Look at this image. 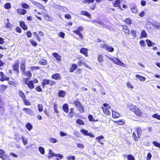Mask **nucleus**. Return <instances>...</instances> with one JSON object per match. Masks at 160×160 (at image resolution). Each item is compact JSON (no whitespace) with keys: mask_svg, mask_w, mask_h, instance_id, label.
Instances as JSON below:
<instances>
[{"mask_svg":"<svg viewBox=\"0 0 160 160\" xmlns=\"http://www.w3.org/2000/svg\"><path fill=\"white\" fill-rule=\"evenodd\" d=\"M0 75L1 76V81H3L4 80H7L8 81L9 80V78L6 77V76L5 78H3V77H4L5 75L2 72H0Z\"/></svg>","mask_w":160,"mask_h":160,"instance_id":"13","label":"nucleus"},{"mask_svg":"<svg viewBox=\"0 0 160 160\" xmlns=\"http://www.w3.org/2000/svg\"><path fill=\"white\" fill-rule=\"evenodd\" d=\"M141 36L142 38H146L147 37V34L145 30H142L141 32Z\"/></svg>","mask_w":160,"mask_h":160,"instance_id":"32","label":"nucleus"},{"mask_svg":"<svg viewBox=\"0 0 160 160\" xmlns=\"http://www.w3.org/2000/svg\"><path fill=\"white\" fill-rule=\"evenodd\" d=\"M81 12V14L86 16L90 18H91V14L86 11H82Z\"/></svg>","mask_w":160,"mask_h":160,"instance_id":"18","label":"nucleus"},{"mask_svg":"<svg viewBox=\"0 0 160 160\" xmlns=\"http://www.w3.org/2000/svg\"><path fill=\"white\" fill-rule=\"evenodd\" d=\"M74 103L77 108L79 110L80 112L82 113L84 112V108L83 106L81 105L80 102L78 100H74Z\"/></svg>","mask_w":160,"mask_h":160,"instance_id":"1","label":"nucleus"},{"mask_svg":"<svg viewBox=\"0 0 160 160\" xmlns=\"http://www.w3.org/2000/svg\"><path fill=\"white\" fill-rule=\"evenodd\" d=\"M53 109H54L55 112L56 113H57L58 112V111L57 109V105L56 104H54L53 106Z\"/></svg>","mask_w":160,"mask_h":160,"instance_id":"48","label":"nucleus"},{"mask_svg":"<svg viewBox=\"0 0 160 160\" xmlns=\"http://www.w3.org/2000/svg\"><path fill=\"white\" fill-rule=\"evenodd\" d=\"M102 109L103 112L106 115H109L110 114L111 112L108 108L102 107Z\"/></svg>","mask_w":160,"mask_h":160,"instance_id":"23","label":"nucleus"},{"mask_svg":"<svg viewBox=\"0 0 160 160\" xmlns=\"http://www.w3.org/2000/svg\"><path fill=\"white\" fill-rule=\"evenodd\" d=\"M152 143L153 145L156 147L160 148V143L157 142L155 141H153Z\"/></svg>","mask_w":160,"mask_h":160,"instance_id":"40","label":"nucleus"},{"mask_svg":"<svg viewBox=\"0 0 160 160\" xmlns=\"http://www.w3.org/2000/svg\"><path fill=\"white\" fill-rule=\"evenodd\" d=\"M153 26L155 27L157 29L159 30L160 29V24L158 22H155L153 23H151Z\"/></svg>","mask_w":160,"mask_h":160,"instance_id":"21","label":"nucleus"},{"mask_svg":"<svg viewBox=\"0 0 160 160\" xmlns=\"http://www.w3.org/2000/svg\"><path fill=\"white\" fill-rule=\"evenodd\" d=\"M21 138L22 139L23 144L24 145H26L28 143L27 139L26 138H25L23 136Z\"/></svg>","mask_w":160,"mask_h":160,"instance_id":"38","label":"nucleus"},{"mask_svg":"<svg viewBox=\"0 0 160 160\" xmlns=\"http://www.w3.org/2000/svg\"><path fill=\"white\" fill-rule=\"evenodd\" d=\"M113 5L114 7H118L119 6L120 4V0H116L115 1L113 2Z\"/></svg>","mask_w":160,"mask_h":160,"instance_id":"20","label":"nucleus"},{"mask_svg":"<svg viewBox=\"0 0 160 160\" xmlns=\"http://www.w3.org/2000/svg\"><path fill=\"white\" fill-rule=\"evenodd\" d=\"M38 111L39 112H41L42 111L43 107H42V104H38Z\"/></svg>","mask_w":160,"mask_h":160,"instance_id":"44","label":"nucleus"},{"mask_svg":"<svg viewBox=\"0 0 160 160\" xmlns=\"http://www.w3.org/2000/svg\"><path fill=\"white\" fill-rule=\"evenodd\" d=\"M49 140L50 142L52 143H55L57 142V140L56 139L52 138H50Z\"/></svg>","mask_w":160,"mask_h":160,"instance_id":"34","label":"nucleus"},{"mask_svg":"<svg viewBox=\"0 0 160 160\" xmlns=\"http://www.w3.org/2000/svg\"><path fill=\"white\" fill-rule=\"evenodd\" d=\"M24 101V104L26 105H29L30 104V102L25 98L22 99Z\"/></svg>","mask_w":160,"mask_h":160,"instance_id":"45","label":"nucleus"},{"mask_svg":"<svg viewBox=\"0 0 160 160\" xmlns=\"http://www.w3.org/2000/svg\"><path fill=\"white\" fill-rule=\"evenodd\" d=\"M65 18L69 19H70L71 18V15L69 14H66L65 15Z\"/></svg>","mask_w":160,"mask_h":160,"instance_id":"64","label":"nucleus"},{"mask_svg":"<svg viewBox=\"0 0 160 160\" xmlns=\"http://www.w3.org/2000/svg\"><path fill=\"white\" fill-rule=\"evenodd\" d=\"M26 76L29 78H31L32 76V74L31 72L29 71L26 72Z\"/></svg>","mask_w":160,"mask_h":160,"instance_id":"53","label":"nucleus"},{"mask_svg":"<svg viewBox=\"0 0 160 160\" xmlns=\"http://www.w3.org/2000/svg\"><path fill=\"white\" fill-rule=\"evenodd\" d=\"M39 150L42 154H44L45 150L42 147H39Z\"/></svg>","mask_w":160,"mask_h":160,"instance_id":"39","label":"nucleus"},{"mask_svg":"<svg viewBox=\"0 0 160 160\" xmlns=\"http://www.w3.org/2000/svg\"><path fill=\"white\" fill-rule=\"evenodd\" d=\"M99 25L102 27L106 28V25H105L103 23L100 21L99 23L98 24Z\"/></svg>","mask_w":160,"mask_h":160,"instance_id":"56","label":"nucleus"},{"mask_svg":"<svg viewBox=\"0 0 160 160\" xmlns=\"http://www.w3.org/2000/svg\"><path fill=\"white\" fill-rule=\"evenodd\" d=\"M100 47L101 48H104L106 50L110 52H112L114 50L113 48L110 46L106 44H103L100 45Z\"/></svg>","mask_w":160,"mask_h":160,"instance_id":"2","label":"nucleus"},{"mask_svg":"<svg viewBox=\"0 0 160 160\" xmlns=\"http://www.w3.org/2000/svg\"><path fill=\"white\" fill-rule=\"evenodd\" d=\"M36 90L38 92H40L42 91V89L40 86H37L36 88Z\"/></svg>","mask_w":160,"mask_h":160,"instance_id":"59","label":"nucleus"},{"mask_svg":"<svg viewBox=\"0 0 160 160\" xmlns=\"http://www.w3.org/2000/svg\"><path fill=\"white\" fill-rule=\"evenodd\" d=\"M136 77L138 79L141 81H144L146 79V78L144 77H142L139 75H137Z\"/></svg>","mask_w":160,"mask_h":160,"instance_id":"28","label":"nucleus"},{"mask_svg":"<svg viewBox=\"0 0 160 160\" xmlns=\"http://www.w3.org/2000/svg\"><path fill=\"white\" fill-rule=\"evenodd\" d=\"M76 122L78 123L80 125H84V122L83 121L80 119H77L76 120Z\"/></svg>","mask_w":160,"mask_h":160,"instance_id":"37","label":"nucleus"},{"mask_svg":"<svg viewBox=\"0 0 160 160\" xmlns=\"http://www.w3.org/2000/svg\"><path fill=\"white\" fill-rule=\"evenodd\" d=\"M68 105L66 104H64L62 107L63 111L66 112H68Z\"/></svg>","mask_w":160,"mask_h":160,"instance_id":"26","label":"nucleus"},{"mask_svg":"<svg viewBox=\"0 0 160 160\" xmlns=\"http://www.w3.org/2000/svg\"><path fill=\"white\" fill-rule=\"evenodd\" d=\"M136 31L135 30H131V33L132 35V37L135 38L136 36Z\"/></svg>","mask_w":160,"mask_h":160,"instance_id":"50","label":"nucleus"},{"mask_svg":"<svg viewBox=\"0 0 160 160\" xmlns=\"http://www.w3.org/2000/svg\"><path fill=\"white\" fill-rule=\"evenodd\" d=\"M80 52L83 54H84L86 57L88 56V49L87 48H82L80 50Z\"/></svg>","mask_w":160,"mask_h":160,"instance_id":"9","label":"nucleus"},{"mask_svg":"<svg viewBox=\"0 0 160 160\" xmlns=\"http://www.w3.org/2000/svg\"><path fill=\"white\" fill-rule=\"evenodd\" d=\"M49 80L47 79H44L42 80V86L44 87L45 85H46L47 84H49Z\"/></svg>","mask_w":160,"mask_h":160,"instance_id":"24","label":"nucleus"},{"mask_svg":"<svg viewBox=\"0 0 160 160\" xmlns=\"http://www.w3.org/2000/svg\"><path fill=\"white\" fill-rule=\"evenodd\" d=\"M19 61L18 60H16L15 63L12 66V69L14 71L17 70L18 69L19 65Z\"/></svg>","mask_w":160,"mask_h":160,"instance_id":"5","label":"nucleus"},{"mask_svg":"<svg viewBox=\"0 0 160 160\" xmlns=\"http://www.w3.org/2000/svg\"><path fill=\"white\" fill-rule=\"evenodd\" d=\"M103 138H104V137L103 136H99V137L97 138H96V139L98 142H100L101 139H103Z\"/></svg>","mask_w":160,"mask_h":160,"instance_id":"60","label":"nucleus"},{"mask_svg":"<svg viewBox=\"0 0 160 160\" xmlns=\"http://www.w3.org/2000/svg\"><path fill=\"white\" fill-rule=\"evenodd\" d=\"M58 35H59V37H60L62 38H64V36H65V34L64 33L62 32H60Z\"/></svg>","mask_w":160,"mask_h":160,"instance_id":"51","label":"nucleus"},{"mask_svg":"<svg viewBox=\"0 0 160 160\" xmlns=\"http://www.w3.org/2000/svg\"><path fill=\"white\" fill-rule=\"evenodd\" d=\"M4 7L5 8L9 9L11 8V5L10 3H8L4 5Z\"/></svg>","mask_w":160,"mask_h":160,"instance_id":"41","label":"nucleus"},{"mask_svg":"<svg viewBox=\"0 0 160 160\" xmlns=\"http://www.w3.org/2000/svg\"><path fill=\"white\" fill-rule=\"evenodd\" d=\"M88 119L90 121H95V119L93 118L92 115H89L88 116Z\"/></svg>","mask_w":160,"mask_h":160,"instance_id":"47","label":"nucleus"},{"mask_svg":"<svg viewBox=\"0 0 160 160\" xmlns=\"http://www.w3.org/2000/svg\"><path fill=\"white\" fill-rule=\"evenodd\" d=\"M20 25L24 30H27L28 29L27 27L25 25L23 21L20 22Z\"/></svg>","mask_w":160,"mask_h":160,"instance_id":"19","label":"nucleus"},{"mask_svg":"<svg viewBox=\"0 0 160 160\" xmlns=\"http://www.w3.org/2000/svg\"><path fill=\"white\" fill-rule=\"evenodd\" d=\"M146 42L147 43L148 46L149 47H151L154 45H155V43L152 42L149 39H147L146 40Z\"/></svg>","mask_w":160,"mask_h":160,"instance_id":"25","label":"nucleus"},{"mask_svg":"<svg viewBox=\"0 0 160 160\" xmlns=\"http://www.w3.org/2000/svg\"><path fill=\"white\" fill-rule=\"evenodd\" d=\"M52 78L55 80H60L61 78V77L60 75L58 73H56L55 74L53 75L52 76Z\"/></svg>","mask_w":160,"mask_h":160,"instance_id":"10","label":"nucleus"},{"mask_svg":"<svg viewBox=\"0 0 160 160\" xmlns=\"http://www.w3.org/2000/svg\"><path fill=\"white\" fill-rule=\"evenodd\" d=\"M140 45L142 47H144L146 46L144 41L143 40H141L140 42Z\"/></svg>","mask_w":160,"mask_h":160,"instance_id":"62","label":"nucleus"},{"mask_svg":"<svg viewBox=\"0 0 160 160\" xmlns=\"http://www.w3.org/2000/svg\"><path fill=\"white\" fill-rule=\"evenodd\" d=\"M78 66L76 64H73L70 69V72H73L77 68Z\"/></svg>","mask_w":160,"mask_h":160,"instance_id":"17","label":"nucleus"},{"mask_svg":"<svg viewBox=\"0 0 160 160\" xmlns=\"http://www.w3.org/2000/svg\"><path fill=\"white\" fill-rule=\"evenodd\" d=\"M39 63L42 65H45L47 64V62L45 59H43L40 61Z\"/></svg>","mask_w":160,"mask_h":160,"instance_id":"35","label":"nucleus"},{"mask_svg":"<svg viewBox=\"0 0 160 160\" xmlns=\"http://www.w3.org/2000/svg\"><path fill=\"white\" fill-rule=\"evenodd\" d=\"M26 35L28 37L30 38L32 36V34L30 31H28L27 32Z\"/></svg>","mask_w":160,"mask_h":160,"instance_id":"57","label":"nucleus"},{"mask_svg":"<svg viewBox=\"0 0 160 160\" xmlns=\"http://www.w3.org/2000/svg\"><path fill=\"white\" fill-rule=\"evenodd\" d=\"M125 22L126 23L129 25H130L132 23L131 20L130 18H127L125 20Z\"/></svg>","mask_w":160,"mask_h":160,"instance_id":"42","label":"nucleus"},{"mask_svg":"<svg viewBox=\"0 0 160 160\" xmlns=\"http://www.w3.org/2000/svg\"><path fill=\"white\" fill-rule=\"evenodd\" d=\"M25 62L24 61H22L21 63L20 68L22 71V73H24L25 70Z\"/></svg>","mask_w":160,"mask_h":160,"instance_id":"11","label":"nucleus"},{"mask_svg":"<svg viewBox=\"0 0 160 160\" xmlns=\"http://www.w3.org/2000/svg\"><path fill=\"white\" fill-rule=\"evenodd\" d=\"M52 56L57 59V60L59 61H61V57L58 53L54 52L52 54Z\"/></svg>","mask_w":160,"mask_h":160,"instance_id":"7","label":"nucleus"},{"mask_svg":"<svg viewBox=\"0 0 160 160\" xmlns=\"http://www.w3.org/2000/svg\"><path fill=\"white\" fill-rule=\"evenodd\" d=\"M133 112L138 116H140L141 115V113L140 110L137 107L136 108Z\"/></svg>","mask_w":160,"mask_h":160,"instance_id":"12","label":"nucleus"},{"mask_svg":"<svg viewBox=\"0 0 160 160\" xmlns=\"http://www.w3.org/2000/svg\"><path fill=\"white\" fill-rule=\"evenodd\" d=\"M30 42L32 45L35 46L37 45V43L33 40H30Z\"/></svg>","mask_w":160,"mask_h":160,"instance_id":"54","label":"nucleus"},{"mask_svg":"<svg viewBox=\"0 0 160 160\" xmlns=\"http://www.w3.org/2000/svg\"><path fill=\"white\" fill-rule=\"evenodd\" d=\"M65 92L62 90H60L58 93V96L59 97L63 98L65 95Z\"/></svg>","mask_w":160,"mask_h":160,"instance_id":"29","label":"nucleus"},{"mask_svg":"<svg viewBox=\"0 0 160 160\" xmlns=\"http://www.w3.org/2000/svg\"><path fill=\"white\" fill-rule=\"evenodd\" d=\"M136 131L138 135V138H140L141 136V134L142 130L141 128L140 127H137L136 128Z\"/></svg>","mask_w":160,"mask_h":160,"instance_id":"6","label":"nucleus"},{"mask_svg":"<svg viewBox=\"0 0 160 160\" xmlns=\"http://www.w3.org/2000/svg\"><path fill=\"white\" fill-rule=\"evenodd\" d=\"M17 11L18 13L21 15H24L27 12L25 10L21 8L18 9Z\"/></svg>","mask_w":160,"mask_h":160,"instance_id":"8","label":"nucleus"},{"mask_svg":"<svg viewBox=\"0 0 160 160\" xmlns=\"http://www.w3.org/2000/svg\"><path fill=\"white\" fill-rule=\"evenodd\" d=\"M49 154L51 155H49L48 157L49 158L52 157L53 156H55L57 157H59L61 159H62L63 157V156L61 154H56L52 152L51 150H49Z\"/></svg>","mask_w":160,"mask_h":160,"instance_id":"3","label":"nucleus"},{"mask_svg":"<svg viewBox=\"0 0 160 160\" xmlns=\"http://www.w3.org/2000/svg\"><path fill=\"white\" fill-rule=\"evenodd\" d=\"M152 117L157 118V119L160 120V115L155 114L152 116Z\"/></svg>","mask_w":160,"mask_h":160,"instance_id":"46","label":"nucleus"},{"mask_svg":"<svg viewBox=\"0 0 160 160\" xmlns=\"http://www.w3.org/2000/svg\"><path fill=\"white\" fill-rule=\"evenodd\" d=\"M19 96L21 97L22 99L26 98L25 94L21 90H19Z\"/></svg>","mask_w":160,"mask_h":160,"instance_id":"30","label":"nucleus"},{"mask_svg":"<svg viewBox=\"0 0 160 160\" xmlns=\"http://www.w3.org/2000/svg\"><path fill=\"white\" fill-rule=\"evenodd\" d=\"M67 159L68 160H75V158L74 156H71L67 157Z\"/></svg>","mask_w":160,"mask_h":160,"instance_id":"55","label":"nucleus"},{"mask_svg":"<svg viewBox=\"0 0 160 160\" xmlns=\"http://www.w3.org/2000/svg\"><path fill=\"white\" fill-rule=\"evenodd\" d=\"M103 56L102 55H99L98 56V59L99 63H101L103 62Z\"/></svg>","mask_w":160,"mask_h":160,"instance_id":"31","label":"nucleus"},{"mask_svg":"<svg viewBox=\"0 0 160 160\" xmlns=\"http://www.w3.org/2000/svg\"><path fill=\"white\" fill-rule=\"evenodd\" d=\"M60 135L62 137L66 136L68 135L67 133L64 132L62 131L60 132Z\"/></svg>","mask_w":160,"mask_h":160,"instance_id":"49","label":"nucleus"},{"mask_svg":"<svg viewBox=\"0 0 160 160\" xmlns=\"http://www.w3.org/2000/svg\"><path fill=\"white\" fill-rule=\"evenodd\" d=\"M77 146L79 148H84V145L82 144L78 143L77 144Z\"/></svg>","mask_w":160,"mask_h":160,"instance_id":"58","label":"nucleus"},{"mask_svg":"<svg viewBox=\"0 0 160 160\" xmlns=\"http://www.w3.org/2000/svg\"><path fill=\"white\" fill-rule=\"evenodd\" d=\"M21 6L22 8L25 9H28L29 8V5L26 3H22L21 4Z\"/></svg>","mask_w":160,"mask_h":160,"instance_id":"33","label":"nucleus"},{"mask_svg":"<svg viewBox=\"0 0 160 160\" xmlns=\"http://www.w3.org/2000/svg\"><path fill=\"white\" fill-rule=\"evenodd\" d=\"M23 111H25L27 114H32L33 113V111L30 109L24 108L23 109Z\"/></svg>","mask_w":160,"mask_h":160,"instance_id":"16","label":"nucleus"},{"mask_svg":"<svg viewBox=\"0 0 160 160\" xmlns=\"http://www.w3.org/2000/svg\"><path fill=\"white\" fill-rule=\"evenodd\" d=\"M116 60H114L113 59H111L112 62L113 63L122 66L124 65V63H123L119 59L116 58Z\"/></svg>","mask_w":160,"mask_h":160,"instance_id":"4","label":"nucleus"},{"mask_svg":"<svg viewBox=\"0 0 160 160\" xmlns=\"http://www.w3.org/2000/svg\"><path fill=\"white\" fill-rule=\"evenodd\" d=\"M49 85L50 86H52L54 85H55V82L53 81H49Z\"/></svg>","mask_w":160,"mask_h":160,"instance_id":"63","label":"nucleus"},{"mask_svg":"<svg viewBox=\"0 0 160 160\" xmlns=\"http://www.w3.org/2000/svg\"><path fill=\"white\" fill-rule=\"evenodd\" d=\"M81 132L82 133H83L84 135L88 136V131L84 129H81Z\"/></svg>","mask_w":160,"mask_h":160,"instance_id":"36","label":"nucleus"},{"mask_svg":"<svg viewBox=\"0 0 160 160\" xmlns=\"http://www.w3.org/2000/svg\"><path fill=\"white\" fill-rule=\"evenodd\" d=\"M128 108L130 110H132L133 112L134 111L137 107L133 105L132 104H129L127 105Z\"/></svg>","mask_w":160,"mask_h":160,"instance_id":"15","label":"nucleus"},{"mask_svg":"<svg viewBox=\"0 0 160 160\" xmlns=\"http://www.w3.org/2000/svg\"><path fill=\"white\" fill-rule=\"evenodd\" d=\"M26 128L28 131H30L32 128V125L30 123H28L26 125Z\"/></svg>","mask_w":160,"mask_h":160,"instance_id":"27","label":"nucleus"},{"mask_svg":"<svg viewBox=\"0 0 160 160\" xmlns=\"http://www.w3.org/2000/svg\"><path fill=\"white\" fill-rule=\"evenodd\" d=\"M27 85L28 87L30 89H32L34 88V85L32 81H29L28 84Z\"/></svg>","mask_w":160,"mask_h":160,"instance_id":"22","label":"nucleus"},{"mask_svg":"<svg viewBox=\"0 0 160 160\" xmlns=\"http://www.w3.org/2000/svg\"><path fill=\"white\" fill-rule=\"evenodd\" d=\"M116 123L117 124H120V125H122L124 123V122L122 120L120 121H117L116 122Z\"/></svg>","mask_w":160,"mask_h":160,"instance_id":"52","label":"nucleus"},{"mask_svg":"<svg viewBox=\"0 0 160 160\" xmlns=\"http://www.w3.org/2000/svg\"><path fill=\"white\" fill-rule=\"evenodd\" d=\"M4 151L3 150L0 149V157L2 158L3 157Z\"/></svg>","mask_w":160,"mask_h":160,"instance_id":"61","label":"nucleus"},{"mask_svg":"<svg viewBox=\"0 0 160 160\" xmlns=\"http://www.w3.org/2000/svg\"><path fill=\"white\" fill-rule=\"evenodd\" d=\"M131 9L132 12L133 13H136L138 11L136 5H134L133 6H131Z\"/></svg>","mask_w":160,"mask_h":160,"instance_id":"14","label":"nucleus"},{"mask_svg":"<svg viewBox=\"0 0 160 160\" xmlns=\"http://www.w3.org/2000/svg\"><path fill=\"white\" fill-rule=\"evenodd\" d=\"M127 159L128 160H134V158L132 155H130L127 156Z\"/></svg>","mask_w":160,"mask_h":160,"instance_id":"43","label":"nucleus"}]
</instances>
